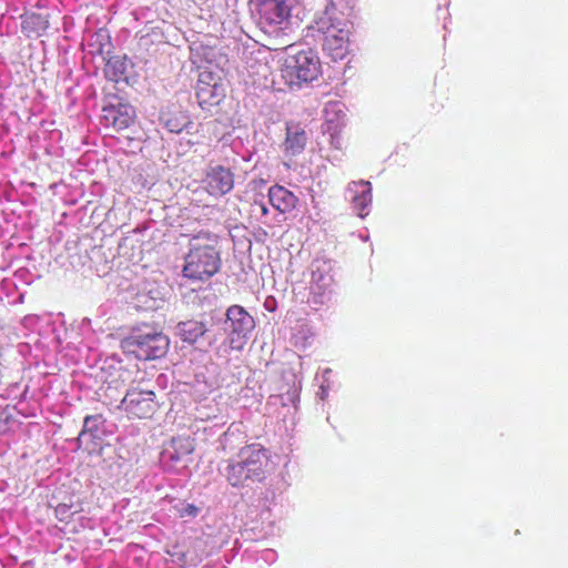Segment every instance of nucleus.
<instances>
[{"instance_id":"f257e3e1","label":"nucleus","mask_w":568,"mask_h":568,"mask_svg":"<svg viewBox=\"0 0 568 568\" xmlns=\"http://www.w3.org/2000/svg\"><path fill=\"white\" fill-rule=\"evenodd\" d=\"M216 243V236L210 232L202 231L191 237L181 271L185 280L205 283L221 271L222 258Z\"/></svg>"},{"instance_id":"f03ea898","label":"nucleus","mask_w":568,"mask_h":568,"mask_svg":"<svg viewBox=\"0 0 568 568\" xmlns=\"http://www.w3.org/2000/svg\"><path fill=\"white\" fill-rule=\"evenodd\" d=\"M313 36L321 43L322 50L333 61H339L349 53L351 23L334 3L325 10L311 26Z\"/></svg>"},{"instance_id":"7ed1b4c3","label":"nucleus","mask_w":568,"mask_h":568,"mask_svg":"<svg viewBox=\"0 0 568 568\" xmlns=\"http://www.w3.org/2000/svg\"><path fill=\"white\" fill-rule=\"evenodd\" d=\"M268 463L266 449L248 445L239 452L236 459L229 462L224 476L233 487L262 483L266 477Z\"/></svg>"},{"instance_id":"20e7f679","label":"nucleus","mask_w":568,"mask_h":568,"mask_svg":"<svg viewBox=\"0 0 568 568\" xmlns=\"http://www.w3.org/2000/svg\"><path fill=\"white\" fill-rule=\"evenodd\" d=\"M169 346L168 336L146 324L133 327L120 342L124 355L144 362L163 357Z\"/></svg>"},{"instance_id":"39448f33","label":"nucleus","mask_w":568,"mask_h":568,"mask_svg":"<svg viewBox=\"0 0 568 568\" xmlns=\"http://www.w3.org/2000/svg\"><path fill=\"white\" fill-rule=\"evenodd\" d=\"M321 60L312 49L301 50L288 55L282 68V75L290 85L300 87L312 82L321 74Z\"/></svg>"},{"instance_id":"423d86ee","label":"nucleus","mask_w":568,"mask_h":568,"mask_svg":"<svg viewBox=\"0 0 568 568\" xmlns=\"http://www.w3.org/2000/svg\"><path fill=\"white\" fill-rule=\"evenodd\" d=\"M229 324V339L232 349H242L248 339V335L255 328L254 317L241 305H231L226 311Z\"/></svg>"},{"instance_id":"0eeeda50","label":"nucleus","mask_w":568,"mask_h":568,"mask_svg":"<svg viewBox=\"0 0 568 568\" xmlns=\"http://www.w3.org/2000/svg\"><path fill=\"white\" fill-rule=\"evenodd\" d=\"M195 94L202 109L220 104L226 95L221 78L210 70L200 72Z\"/></svg>"},{"instance_id":"6e6552de","label":"nucleus","mask_w":568,"mask_h":568,"mask_svg":"<svg viewBox=\"0 0 568 568\" xmlns=\"http://www.w3.org/2000/svg\"><path fill=\"white\" fill-rule=\"evenodd\" d=\"M121 407L136 418H149L155 412V393L151 389L131 387L121 402Z\"/></svg>"},{"instance_id":"1a4fd4ad","label":"nucleus","mask_w":568,"mask_h":568,"mask_svg":"<svg viewBox=\"0 0 568 568\" xmlns=\"http://www.w3.org/2000/svg\"><path fill=\"white\" fill-rule=\"evenodd\" d=\"M82 511L83 501L75 494L65 497L54 508L57 519L63 524L61 529L73 534L79 532L84 527V517L81 516Z\"/></svg>"},{"instance_id":"9d476101","label":"nucleus","mask_w":568,"mask_h":568,"mask_svg":"<svg viewBox=\"0 0 568 568\" xmlns=\"http://www.w3.org/2000/svg\"><path fill=\"white\" fill-rule=\"evenodd\" d=\"M204 189L212 196H223L231 192L234 186L233 172L222 165L207 169L204 180Z\"/></svg>"},{"instance_id":"9b49d317","label":"nucleus","mask_w":568,"mask_h":568,"mask_svg":"<svg viewBox=\"0 0 568 568\" xmlns=\"http://www.w3.org/2000/svg\"><path fill=\"white\" fill-rule=\"evenodd\" d=\"M135 119V111L132 105L119 103L111 104L102 109L101 123L104 126L121 131L129 128Z\"/></svg>"},{"instance_id":"f8f14e48","label":"nucleus","mask_w":568,"mask_h":568,"mask_svg":"<svg viewBox=\"0 0 568 568\" xmlns=\"http://www.w3.org/2000/svg\"><path fill=\"white\" fill-rule=\"evenodd\" d=\"M262 19L270 24H281L290 17V0H253Z\"/></svg>"},{"instance_id":"ddd939ff","label":"nucleus","mask_w":568,"mask_h":568,"mask_svg":"<svg viewBox=\"0 0 568 568\" xmlns=\"http://www.w3.org/2000/svg\"><path fill=\"white\" fill-rule=\"evenodd\" d=\"M307 133L301 123L287 122L286 136L282 144L284 155L292 159L303 153L307 144Z\"/></svg>"},{"instance_id":"4468645a","label":"nucleus","mask_w":568,"mask_h":568,"mask_svg":"<svg viewBox=\"0 0 568 568\" xmlns=\"http://www.w3.org/2000/svg\"><path fill=\"white\" fill-rule=\"evenodd\" d=\"M194 452V439L190 436L173 437L163 455L173 465L181 463L184 458Z\"/></svg>"},{"instance_id":"2eb2a0df","label":"nucleus","mask_w":568,"mask_h":568,"mask_svg":"<svg viewBox=\"0 0 568 568\" xmlns=\"http://www.w3.org/2000/svg\"><path fill=\"white\" fill-rule=\"evenodd\" d=\"M268 200L271 205L281 213L291 212L297 203L295 194L282 185L270 187Z\"/></svg>"},{"instance_id":"dca6fc26","label":"nucleus","mask_w":568,"mask_h":568,"mask_svg":"<svg viewBox=\"0 0 568 568\" xmlns=\"http://www.w3.org/2000/svg\"><path fill=\"white\" fill-rule=\"evenodd\" d=\"M351 192L353 193L352 203L354 209L361 217H364L367 214L365 211L372 202L371 183L365 181L354 182Z\"/></svg>"},{"instance_id":"f3484780","label":"nucleus","mask_w":568,"mask_h":568,"mask_svg":"<svg viewBox=\"0 0 568 568\" xmlns=\"http://www.w3.org/2000/svg\"><path fill=\"white\" fill-rule=\"evenodd\" d=\"M178 329L181 339L190 344H194L207 331L204 323L193 320L181 322L178 325Z\"/></svg>"},{"instance_id":"a211bd4d","label":"nucleus","mask_w":568,"mask_h":568,"mask_svg":"<svg viewBox=\"0 0 568 568\" xmlns=\"http://www.w3.org/2000/svg\"><path fill=\"white\" fill-rule=\"evenodd\" d=\"M49 27L45 17L39 13H29L22 18V30L28 37H39Z\"/></svg>"},{"instance_id":"6ab92c4d","label":"nucleus","mask_w":568,"mask_h":568,"mask_svg":"<svg viewBox=\"0 0 568 568\" xmlns=\"http://www.w3.org/2000/svg\"><path fill=\"white\" fill-rule=\"evenodd\" d=\"M104 423L105 419L101 414L85 416L83 422V428L79 434V440L85 438L87 436L98 438L100 429Z\"/></svg>"},{"instance_id":"aec40b11","label":"nucleus","mask_w":568,"mask_h":568,"mask_svg":"<svg viewBox=\"0 0 568 568\" xmlns=\"http://www.w3.org/2000/svg\"><path fill=\"white\" fill-rule=\"evenodd\" d=\"M165 128L173 133H180L185 126V116L181 118L178 115L168 114L164 119Z\"/></svg>"},{"instance_id":"412c9836","label":"nucleus","mask_w":568,"mask_h":568,"mask_svg":"<svg viewBox=\"0 0 568 568\" xmlns=\"http://www.w3.org/2000/svg\"><path fill=\"white\" fill-rule=\"evenodd\" d=\"M179 513L180 517H195L199 514V508L193 504H187Z\"/></svg>"},{"instance_id":"4be33fe9","label":"nucleus","mask_w":568,"mask_h":568,"mask_svg":"<svg viewBox=\"0 0 568 568\" xmlns=\"http://www.w3.org/2000/svg\"><path fill=\"white\" fill-rule=\"evenodd\" d=\"M255 205H257L261 210L262 215H266L268 213V209L263 202H255Z\"/></svg>"},{"instance_id":"5701e85b","label":"nucleus","mask_w":568,"mask_h":568,"mask_svg":"<svg viewBox=\"0 0 568 568\" xmlns=\"http://www.w3.org/2000/svg\"><path fill=\"white\" fill-rule=\"evenodd\" d=\"M318 297H320V295L314 294V296H313V302H314V303H316V304H317V303H322V301H321Z\"/></svg>"}]
</instances>
